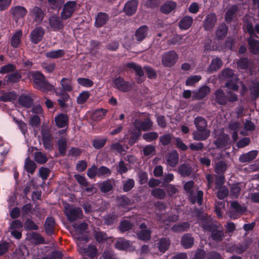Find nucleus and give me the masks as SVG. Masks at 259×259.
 <instances>
[{
	"label": "nucleus",
	"mask_w": 259,
	"mask_h": 259,
	"mask_svg": "<svg viewBox=\"0 0 259 259\" xmlns=\"http://www.w3.org/2000/svg\"><path fill=\"white\" fill-rule=\"evenodd\" d=\"M194 123L196 131L192 133V137L194 140L197 141H205L210 136V131L207 127L206 120L202 116H198L195 118Z\"/></svg>",
	"instance_id": "1"
},
{
	"label": "nucleus",
	"mask_w": 259,
	"mask_h": 259,
	"mask_svg": "<svg viewBox=\"0 0 259 259\" xmlns=\"http://www.w3.org/2000/svg\"><path fill=\"white\" fill-rule=\"evenodd\" d=\"M30 77L34 82V88L42 92H48L53 91L54 85L46 80L45 75L40 71H33L30 72Z\"/></svg>",
	"instance_id": "2"
},
{
	"label": "nucleus",
	"mask_w": 259,
	"mask_h": 259,
	"mask_svg": "<svg viewBox=\"0 0 259 259\" xmlns=\"http://www.w3.org/2000/svg\"><path fill=\"white\" fill-rule=\"evenodd\" d=\"M214 100L219 105L225 106L228 102L233 103L238 100L237 94L229 91L226 93L222 89H217L214 93Z\"/></svg>",
	"instance_id": "3"
},
{
	"label": "nucleus",
	"mask_w": 259,
	"mask_h": 259,
	"mask_svg": "<svg viewBox=\"0 0 259 259\" xmlns=\"http://www.w3.org/2000/svg\"><path fill=\"white\" fill-rule=\"evenodd\" d=\"M147 114L146 112L141 113L140 112H136L135 114L136 119L133 122L134 127L137 130L142 131H148L152 128L153 126V122L149 117H146L143 121L141 120V117Z\"/></svg>",
	"instance_id": "4"
},
{
	"label": "nucleus",
	"mask_w": 259,
	"mask_h": 259,
	"mask_svg": "<svg viewBox=\"0 0 259 259\" xmlns=\"http://www.w3.org/2000/svg\"><path fill=\"white\" fill-rule=\"evenodd\" d=\"M77 3L74 1H69L65 3L60 13L61 18L66 20L71 18L77 9Z\"/></svg>",
	"instance_id": "5"
},
{
	"label": "nucleus",
	"mask_w": 259,
	"mask_h": 259,
	"mask_svg": "<svg viewBox=\"0 0 259 259\" xmlns=\"http://www.w3.org/2000/svg\"><path fill=\"white\" fill-rule=\"evenodd\" d=\"M178 59V55L175 51H169L162 54L161 63L164 67L170 68L177 63Z\"/></svg>",
	"instance_id": "6"
},
{
	"label": "nucleus",
	"mask_w": 259,
	"mask_h": 259,
	"mask_svg": "<svg viewBox=\"0 0 259 259\" xmlns=\"http://www.w3.org/2000/svg\"><path fill=\"white\" fill-rule=\"evenodd\" d=\"M197 217L199 225L205 231L209 232L218 225L207 214L199 215Z\"/></svg>",
	"instance_id": "7"
},
{
	"label": "nucleus",
	"mask_w": 259,
	"mask_h": 259,
	"mask_svg": "<svg viewBox=\"0 0 259 259\" xmlns=\"http://www.w3.org/2000/svg\"><path fill=\"white\" fill-rule=\"evenodd\" d=\"M113 87L122 92H127L132 89L131 83L118 76L113 80Z\"/></svg>",
	"instance_id": "8"
},
{
	"label": "nucleus",
	"mask_w": 259,
	"mask_h": 259,
	"mask_svg": "<svg viewBox=\"0 0 259 259\" xmlns=\"http://www.w3.org/2000/svg\"><path fill=\"white\" fill-rule=\"evenodd\" d=\"M10 12L13 20L17 22L20 19L25 17L28 11L24 7L16 6L12 7L10 10Z\"/></svg>",
	"instance_id": "9"
},
{
	"label": "nucleus",
	"mask_w": 259,
	"mask_h": 259,
	"mask_svg": "<svg viewBox=\"0 0 259 259\" xmlns=\"http://www.w3.org/2000/svg\"><path fill=\"white\" fill-rule=\"evenodd\" d=\"M45 34V31L41 27H36L31 31L29 38L32 44L36 45L40 42Z\"/></svg>",
	"instance_id": "10"
},
{
	"label": "nucleus",
	"mask_w": 259,
	"mask_h": 259,
	"mask_svg": "<svg viewBox=\"0 0 259 259\" xmlns=\"http://www.w3.org/2000/svg\"><path fill=\"white\" fill-rule=\"evenodd\" d=\"M29 16L33 19L34 22L40 24L44 19L45 12L41 8L34 6L30 9Z\"/></svg>",
	"instance_id": "11"
},
{
	"label": "nucleus",
	"mask_w": 259,
	"mask_h": 259,
	"mask_svg": "<svg viewBox=\"0 0 259 259\" xmlns=\"http://www.w3.org/2000/svg\"><path fill=\"white\" fill-rule=\"evenodd\" d=\"M98 250L95 245L90 244L87 247L80 249V252L83 259H94L96 256Z\"/></svg>",
	"instance_id": "12"
},
{
	"label": "nucleus",
	"mask_w": 259,
	"mask_h": 259,
	"mask_svg": "<svg viewBox=\"0 0 259 259\" xmlns=\"http://www.w3.org/2000/svg\"><path fill=\"white\" fill-rule=\"evenodd\" d=\"M138 3V0H130L127 1L124 5L123 12L126 15H133L137 10Z\"/></svg>",
	"instance_id": "13"
},
{
	"label": "nucleus",
	"mask_w": 259,
	"mask_h": 259,
	"mask_svg": "<svg viewBox=\"0 0 259 259\" xmlns=\"http://www.w3.org/2000/svg\"><path fill=\"white\" fill-rule=\"evenodd\" d=\"M115 186V181L113 179H107L99 183L98 186L101 192L107 193L112 191Z\"/></svg>",
	"instance_id": "14"
},
{
	"label": "nucleus",
	"mask_w": 259,
	"mask_h": 259,
	"mask_svg": "<svg viewBox=\"0 0 259 259\" xmlns=\"http://www.w3.org/2000/svg\"><path fill=\"white\" fill-rule=\"evenodd\" d=\"M62 19L56 15L51 16L49 22L53 31H57L62 29L64 27Z\"/></svg>",
	"instance_id": "15"
},
{
	"label": "nucleus",
	"mask_w": 259,
	"mask_h": 259,
	"mask_svg": "<svg viewBox=\"0 0 259 259\" xmlns=\"http://www.w3.org/2000/svg\"><path fill=\"white\" fill-rule=\"evenodd\" d=\"M217 22V17L214 13H209L206 16L203 21V28L205 30L210 31L213 29Z\"/></svg>",
	"instance_id": "16"
},
{
	"label": "nucleus",
	"mask_w": 259,
	"mask_h": 259,
	"mask_svg": "<svg viewBox=\"0 0 259 259\" xmlns=\"http://www.w3.org/2000/svg\"><path fill=\"white\" fill-rule=\"evenodd\" d=\"M210 91V88L207 85H204L199 88L197 91L193 92V99L198 100H202L209 94Z\"/></svg>",
	"instance_id": "17"
},
{
	"label": "nucleus",
	"mask_w": 259,
	"mask_h": 259,
	"mask_svg": "<svg viewBox=\"0 0 259 259\" xmlns=\"http://www.w3.org/2000/svg\"><path fill=\"white\" fill-rule=\"evenodd\" d=\"M65 214L67 220L69 222H72L79 218L80 216L82 214V212L80 208L76 207L66 210Z\"/></svg>",
	"instance_id": "18"
},
{
	"label": "nucleus",
	"mask_w": 259,
	"mask_h": 259,
	"mask_svg": "<svg viewBox=\"0 0 259 259\" xmlns=\"http://www.w3.org/2000/svg\"><path fill=\"white\" fill-rule=\"evenodd\" d=\"M178 219L179 215L176 214L168 215L166 213H162L158 215V220L165 226H169L170 223L176 222Z\"/></svg>",
	"instance_id": "19"
},
{
	"label": "nucleus",
	"mask_w": 259,
	"mask_h": 259,
	"mask_svg": "<svg viewBox=\"0 0 259 259\" xmlns=\"http://www.w3.org/2000/svg\"><path fill=\"white\" fill-rule=\"evenodd\" d=\"M230 137L228 134L219 136L214 141L213 144L217 148L221 149L229 145Z\"/></svg>",
	"instance_id": "20"
},
{
	"label": "nucleus",
	"mask_w": 259,
	"mask_h": 259,
	"mask_svg": "<svg viewBox=\"0 0 259 259\" xmlns=\"http://www.w3.org/2000/svg\"><path fill=\"white\" fill-rule=\"evenodd\" d=\"M211 232L210 237L211 239L215 242H220L224 237V231L220 225H218L210 231Z\"/></svg>",
	"instance_id": "21"
},
{
	"label": "nucleus",
	"mask_w": 259,
	"mask_h": 259,
	"mask_svg": "<svg viewBox=\"0 0 259 259\" xmlns=\"http://www.w3.org/2000/svg\"><path fill=\"white\" fill-rule=\"evenodd\" d=\"M55 225V221L53 217H49L46 218L44 224V229L48 236L54 234Z\"/></svg>",
	"instance_id": "22"
},
{
	"label": "nucleus",
	"mask_w": 259,
	"mask_h": 259,
	"mask_svg": "<svg viewBox=\"0 0 259 259\" xmlns=\"http://www.w3.org/2000/svg\"><path fill=\"white\" fill-rule=\"evenodd\" d=\"M55 121L58 127H64L68 124L69 117L66 114L60 113L55 117Z\"/></svg>",
	"instance_id": "23"
},
{
	"label": "nucleus",
	"mask_w": 259,
	"mask_h": 259,
	"mask_svg": "<svg viewBox=\"0 0 259 259\" xmlns=\"http://www.w3.org/2000/svg\"><path fill=\"white\" fill-rule=\"evenodd\" d=\"M109 15L106 13L99 12L96 17L95 26L100 28L107 23L109 20Z\"/></svg>",
	"instance_id": "24"
},
{
	"label": "nucleus",
	"mask_w": 259,
	"mask_h": 259,
	"mask_svg": "<svg viewBox=\"0 0 259 259\" xmlns=\"http://www.w3.org/2000/svg\"><path fill=\"white\" fill-rule=\"evenodd\" d=\"M249 50L251 53L255 55H259V41L253 37H248L247 39Z\"/></svg>",
	"instance_id": "25"
},
{
	"label": "nucleus",
	"mask_w": 259,
	"mask_h": 259,
	"mask_svg": "<svg viewBox=\"0 0 259 259\" xmlns=\"http://www.w3.org/2000/svg\"><path fill=\"white\" fill-rule=\"evenodd\" d=\"M191 165L187 163L181 164L178 168V172L183 177H189L192 172Z\"/></svg>",
	"instance_id": "26"
},
{
	"label": "nucleus",
	"mask_w": 259,
	"mask_h": 259,
	"mask_svg": "<svg viewBox=\"0 0 259 259\" xmlns=\"http://www.w3.org/2000/svg\"><path fill=\"white\" fill-rule=\"evenodd\" d=\"M194 241V238L192 236L191 234L186 233L182 237L181 243L184 248L189 249L193 246Z\"/></svg>",
	"instance_id": "27"
},
{
	"label": "nucleus",
	"mask_w": 259,
	"mask_h": 259,
	"mask_svg": "<svg viewBox=\"0 0 259 259\" xmlns=\"http://www.w3.org/2000/svg\"><path fill=\"white\" fill-rule=\"evenodd\" d=\"M257 154L258 152L256 150L250 151L241 155L239 158V160L242 163L250 162L256 157Z\"/></svg>",
	"instance_id": "28"
},
{
	"label": "nucleus",
	"mask_w": 259,
	"mask_h": 259,
	"mask_svg": "<svg viewBox=\"0 0 259 259\" xmlns=\"http://www.w3.org/2000/svg\"><path fill=\"white\" fill-rule=\"evenodd\" d=\"M177 6L176 2L171 1H167L160 7V11L163 14H167L174 10Z\"/></svg>",
	"instance_id": "29"
},
{
	"label": "nucleus",
	"mask_w": 259,
	"mask_h": 259,
	"mask_svg": "<svg viewBox=\"0 0 259 259\" xmlns=\"http://www.w3.org/2000/svg\"><path fill=\"white\" fill-rule=\"evenodd\" d=\"M27 236L28 239L32 241L36 245L45 244L46 243L45 238L38 233L31 232L30 233H27Z\"/></svg>",
	"instance_id": "30"
},
{
	"label": "nucleus",
	"mask_w": 259,
	"mask_h": 259,
	"mask_svg": "<svg viewBox=\"0 0 259 259\" xmlns=\"http://www.w3.org/2000/svg\"><path fill=\"white\" fill-rule=\"evenodd\" d=\"M223 65V61L219 57H215L211 60L210 65L207 68L210 73H212L220 69Z\"/></svg>",
	"instance_id": "31"
},
{
	"label": "nucleus",
	"mask_w": 259,
	"mask_h": 259,
	"mask_svg": "<svg viewBox=\"0 0 259 259\" xmlns=\"http://www.w3.org/2000/svg\"><path fill=\"white\" fill-rule=\"evenodd\" d=\"M166 161L170 166H175L179 161V154L177 151L174 150L169 153L166 156Z\"/></svg>",
	"instance_id": "32"
},
{
	"label": "nucleus",
	"mask_w": 259,
	"mask_h": 259,
	"mask_svg": "<svg viewBox=\"0 0 259 259\" xmlns=\"http://www.w3.org/2000/svg\"><path fill=\"white\" fill-rule=\"evenodd\" d=\"M190 224L188 222H183L173 225L171 230L173 232L180 233L187 231L190 228Z\"/></svg>",
	"instance_id": "33"
},
{
	"label": "nucleus",
	"mask_w": 259,
	"mask_h": 259,
	"mask_svg": "<svg viewBox=\"0 0 259 259\" xmlns=\"http://www.w3.org/2000/svg\"><path fill=\"white\" fill-rule=\"evenodd\" d=\"M193 21L192 17L185 16L179 21V27L182 30H187L191 26Z\"/></svg>",
	"instance_id": "34"
},
{
	"label": "nucleus",
	"mask_w": 259,
	"mask_h": 259,
	"mask_svg": "<svg viewBox=\"0 0 259 259\" xmlns=\"http://www.w3.org/2000/svg\"><path fill=\"white\" fill-rule=\"evenodd\" d=\"M148 27L146 25L140 26L135 32V37L138 41L143 40L147 35Z\"/></svg>",
	"instance_id": "35"
},
{
	"label": "nucleus",
	"mask_w": 259,
	"mask_h": 259,
	"mask_svg": "<svg viewBox=\"0 0 259 259\" xmlns=\"http://www.w3.org/2000/svg\"><path fill=\"white\" fill-rule=\"evenodd\" d=\"M228 27L225 23L220 24L215 31V36L219 40L223 39L227 34Z\"/></svg>",
	"instance_id": "36"
},
{
	"label": "nucleus",
	"mask_w": 259,
	"mask_h": 259,
	"mask_svg": "<svg viewBox=\"0 0 259 259\" xmlns=\"http://www.w3.org/2000/svg\"><path fill=\"white\" fill-rule=\"evenodd\" d=\"M126 68L132 69L136 73V75L139 77H143L144 75V72L141 65L133 62L127 63L125 65Z\"/></svg>",
	"instance_id": "37"
},
{
	"label": "nucleus",
	"mask_w": 259,
	"mask_h": 259,
	"mask_svg": "<svg viewBox=\"0 0 259 259\" xmlns=\"http://www.w3.org/2000/svg\"><path fill=\"white\" fill-rule=\"evenodd\" d=\"M22 76L18 71L8 74L5 76V81L7 83H15L18 82L21 79Z\"/></svg>",
	"instance_id": "38"
},
{
	"label": "nucleus",
	"mask_w": 259,
	"mask_h": 259,
	"mask_svg": "<svg viewBox=\"0 0 259 259\" xmlns=\"http://www.w3.org/2000/svg\"><path fill=\"white\" fill-rule=\"evenodd\" d=\"M18 102L22 107L30 108L33 104V100L28 96L21 95L18 98Z\"/></svg>",
	"instance_id": "39"
},
{
	"label": "nucleus",
	"mask_w": 259,
	"mask_h": 259,
	"mask_svg": "<svg viewBox=\"0 0 259 259\" xmlns=\"http://www.w3.org/2000/svg\"><path fill=\"white\" fill-rule=\"evenodd\" d=\"M141 134L142 132H140V130L134 127L131 132V135L128 138V144L130 146L134 145L138 141L139 137L141 136Z\"/></svg>",
	"instance_id": "40"
},
{
	"label": "nucleus",
	"mask_w": 259,
	"mask_h": 259,
	"mask_svg": "<svg viewBox=\"0 0 259 259\" xmlns=\"http://www.w3.org/2000/svg\"><path fill=\"white\" fill-rule=\"evenodd\" d=\"M22 36V32L19 30L16 32L12 36L11 39V45L14 48H17L21 42V37Z\"/></svg>",
	"instance_id": "41"
},
{
	"label": "nucleus",
	"mask_w": 259,
	"mask_h": 259,
	"mask_svg": "<svg viewBox=\"0 0 259 259\" xmlns=\"http://www.w3.org/2000/svg\"><path fill=\"white\" fill-rule=\"evenodd\" d=\"M170 241L169 239L161 238L158 242L157 245L159 250L161 253H164L169 248Z\"/></svg>",
	"instance_id": "42"
},
{
	"label": "nucleus",
	"mask_w": 259,
	"mask_h": 259,
	"mask_svg": "<svg viewBox=\"0 0 259 259\" xmlns=\"http://www.w3.org/2000/svg\"><path fill=\"white\" fill-rule=\"evenodd\" d=\"M60 83L62 89L68 92H71L73 90V86L71 78L63 77L60 80Z\"/></svg>",
	"instance_id": "43"
},
{
	"label": "nucleus",
	"mask_w": 259,
	"mask_h": 259,
	"mask_svg": "<svg viewBox=\"0 0 259 259\" xmlns=\"http://www.w3.org/2000/svg\"><path fill=\"white\" fill-rule=\"evenodd\" d=\"M65 54V51L64 50L59 49L48 52L46 53V57L51 59H58L63 57Z\"/></svg>",
	"instance_id": "44"
},
{
	"label": "nucleus",
	"mask_w": 259,
	"mask_h": 259,
	"mask_svg": "<svg viewBox=\"0 0 259 259\" xmlns=\"http://www.w3.org/2000/svg\"><path fill=\"white\" fill-rule=\"evenodd\" d=\"M130 246V241L122 238H118L115 244V248L120 250H125Z\"/></svg>",
	"instance_id": "45"
},
{
	"label": "nucleus",
	"mask_w": 259,
	"mask_h": 259,
	"mask_svg": "<svg viewBox=\"0 0 259 259\" xmlns=\"http://www.w3.org/2000/svg\"><path fill=\"white\" fill-rule=\"evenodd\" d=\"M107 110L99 108L95 110L91 115V118L94 120H100L105 116Z\"/></svg>",
	"instance_id": "46"
},
{
	"label": "nucleus",
	"mask_w": 259,
	"mask_h": 259,
	"mask_svg": "<svg viewBox=\"0 0 259 259\" xmlns=\"http://www.w3.org/2000/svg\"><path fill=\"white\" fill-rule=\"evenodd\" d=\"M249 90L252 99H256L259 97V81H252Z\"/></svg>",
	"instance_id": "47"
},
{
	"label": "nucleus",
	"mask_w": 259,
	"mask_h": 259,
	"mask_svg": "<svg viewBox=\"0 0 259 259\" xmlns=\"http://www.w3.org/2000/svg\"><path fill=\"white\" fill-rule=\"evenodd\" d=\"M24 168L26 171L33 174L36 168V164L33 161L27 157L25 161Z\"/></svg>",
	"instance_id": "48"
},
{
	"label": "nucleus",
	"mask_w": 259,
	"mask_h": 259,
	"mask_svg": "<svg viewBox=\"0 0 259 259\" xmlns=\"http://www.w3.org/2000/svg\"><path fill=\"white\" fill-rule=\"evenodd\" d=\"M17 98V93L14 91H12L4 93L1 96L0 100L4 102H11L16 100Z\"/></svg>",
	"instance_id": "49"
},
{
	"label": "nucleus",
	"mask_w": 259,
	"mask_h": 259,
	"mask_svg": "<svg viewBox=\"0 0 259 259\" xmlns=\"http://www.w3.org/2000/svg\"><path fill=\"white\" fill-rule=\"evenodd\" d=\"M58 147L60 154L62 156H65L67 149V141L66 138L62 137L58 140Z\"/></svg>",
	"instance_id": "50"
},
{
	"label": "nucleus",
	"mask_w": 259,
	"mask_h": 259,
	"mask_svg": "<svg viewBox=\"0 0 259 259\" xmlns=\"http://www.w3.org/2000/svg\"><path fill=\"white\" fill-rule=\"evenodd\" d=\"M94 236L96 241L99 243H103L109 239L107 234L104 231H96Z\"/></svg>",
	"instance_id": "51"
},
{
	"label": "nucleus",
	"mask_w": 259,
	"mask_h": 259,
	"mask_svg": "<svg viewBox=\"0 0 259 259\" xmlns=\"http://www.w3.org/2000/svg\"><path fill=\"white\" fill-rule=\"evenodd\" d=\"M238 11V7L236 5L231 6L226 12L225 15V20L228 22L232 21L234 15Z\"/></svg>",
	"instance_id": "52"
},
{
	"label": "nucleus",
	"mask_w": 259,
	"mask_h": 259,
	"mask_svg": "<svg viewBox=\"0 0 259 259\" xmlns=\"http://www.w3.org/2000/svg\"><path fill=\"white\" fill-rule=\"evenodd\" d=\"M151 195L154 198L158 199H163L166 196L165 191L160 188L153 189L151 191Z\"/></svg>",
	"instance_id": "53"
},
{
	"label": "nucleus",
	"mask_w": 259,
	"mask_h": 259,
	"mask_svg": "<svg viewBox=\"0 0 259 259\" xmlns=\"http://www.w3.org/2000/svg\"><path fill=\"white\" fill-rule=\"evenodd\" d=\"M251 62L247 57H242L237 62V65L241 69L246 70L249 67Z\"/></svg>",
	"instance_id": "54"
},
{
	"label": "nucleus",
	"mask_w": 259,
	"mask_h": 259,
	"mask_svg": "<svg viewBox=\"0 0 259 259\" xmlns=\"http://www.w3.org/2000/svg\"><path fill=\"white\" fill-rule=\"evenodd\" d=\"M227 169V165L223 160L219 161L215 165L214 171L217 174L224 175Z\"/></svg>",
	"instance_id": "55"
},
{
	"label": "nucleus",
	"mask_w": 259,
	"mask_h": 259,
	"mask_svg": "<svg viewBox=\"0 0 259 259\" xmlns=\"http://www.w3.org/2000/svg\"><path fill=\"white\" fill-rule=\"evenodd\" d=\"M238 79L237 77L235 78L228 79L225 83V87L230 90L237 91L239 88V85L237 84Z\"/></svg>",
	"instance_id": "56"
},
{
	"label": "nucleus",
	"mask_w": 259,
	"mask_h": 259,
	"mask_svg": "<svg viewBox=\"0 0 259 259\" xmlns=\"http://www.w3.org/2000/svg\"><path fill=\"white\" fill-rule=\"evenodd\" d=\"M111 175V170L105 166H101L98 167V177H108Z\"/></svg>",
	"instance_id": "57"
},
{
	"label": "nucleus",
	"mask_w": 259,
	"mask_h": 259,
	"mask_svg": "<svg viewBox=\"0 0 259 259\" xmlns=\"http://www.w3.org/2000/svg\"><path fill=\"white\" fill-rule=\"evenodd\" d=\"M222 78L223 79H231L236 78L237 75L231 68H227L221 71Z\"/></svg>",
	"instance_id": "58"
},
{
	"label": "nucleus",
	"mask_w": 259,
	"mask_h": 259,
	"mask_svg": "<svg viewBox=\"0 0 259 259\" xmlns=\"http://www.w3.org/2000/svg\"><path fill=\"white\" fill-rule=\"evenodd\" d=\"M133 227L134 224L133 223L128 220H123L120 222L119 229L121 232L123 233L132 229Z\"/></svg>",
	"instance_id": "59"
},
{
	"label": "nucleus",
	"mask_w": 259,
	"mask_h": 259,
	"mask_svg": "<svg viewBox=\"0 0 259 259\" xmlns=\"http://www.w3.org/2000/svg\"><path fill=\"white\" fill-rule=\"evenodd\" d=\"M24 227L26 231L37 230L38 226L31 219L28 218L24 222Z\"/></svg>",
	"instance_id": "60"
},
{
	"label": "nucleus",
	"mask_w": 259,
	"mask_h": 259,
	"mask_svg": "<svg viewBox=\"0 0 259 259\" xmlns=\"http://www.w3.org/2000/svg\"><path fill=\"white\" fill-rule=\"evenodd\" d=\"M151 233L149 230H141L137 233V236L141 240L148 241L151 239Z\"/></svg>",
	"instance_id": "61"
},
{
	"label": "nucleus",
	"mask_w": 259,
	"mask_h": 259,
	"mask_svg": "<svg viewBox=\"0 0 259 259\" xmlns=\"http://www.w3.org/2000/svg\"><path fill=\"white\" fill-rule=\"evenodd\" d=\"M143 139L147 142H151L158 138V134L155 132H148L143 134Z\"/></svg>",
	"instance_id": "62"
},
{
	"label": "nucleus",
	"mask_w": 259,
	"mask_h": 259,
	"mask_svg": "<svg viewBox=\"0 0 259 259\" xmlns=\"http://www.w3.org/2000/svg\"><path fill=\"white\" fill-rule=\"evenodd\" d=\"M172 135L170 133L165 134L159 137V142L163 146H166L170 144Z\"/></svg>",
	"instance_id": "63"
},
{
	"label": "nucleus",
	"mask_w": 259,
	"mask_h": 259,
	"mask_svg": "<svg viewBox=\"0 0 259 259\" xmlns=\"http://www.w3.org/2000/svg\"><path fill=\"white\" fill-rule=\"evenodd\" d=\"M16 69V67L15 65L12 63H9L1 67L0 73L3 74L9 73H11L14 72Z\"/></svg>",
	"instance_id": "64"
}]
</instances>
